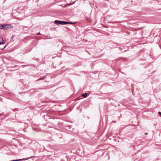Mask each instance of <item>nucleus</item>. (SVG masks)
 Wrapping results in <instances>:
<instances>
[{"label":"nucleus","mask_w":161,"mask_h":161,"mask_svg":"<svg viewBox=\"0 0 161 161\" xmlns=\"http://www.w3.org/2000/svg\"><path fill=\"white\" fill-rule=\"evenodd\" d=\"M158 114H159L161 115V112H158Z\"/></svg>","instance_id":"9"},{"label":"nucleus","mask_w":161,"mask_h":161,"mask_svg":"<svg viewBox=\"0 0 161 161\" xmlns=\"http://www.w3.org/2000/svg\"><path fill=\"white\" fill-rule=\"evenodd\" d=\"M5 43V42H0V45L2 44H4Z\"/></svg>","instance_id":"6"},{"label":"nucleus","mask_w":161,"mask_h":161,"mask_svg":"<svg viewBox=\"0 0 161 161\" xmlns=\"http://www.w3.org/2000/svg\"><path fill=\"white\" fill-rule=\"evenodd\" d=\"M54 23L57 25H59L68 24V22L56 20L54 21Z\"/></svg>","instance_id":"1"},{"label":"nucleus","mask_w":161,"mask_h":161,"mask_svg":"<svg viewBox=\"0 0 161 161\" xmlns=\"http://www.w3.org/2000/svg\"><path fill=\"white\" fill-rule=\"evenodd\" d=\"M30 157L29 158H24L23 159H21V160L20 161H21V160H28L32 157Z\"/></svg>","instance_id":"4"},{"label":"nucleus","mask_w":161,"mask_h":161,"mask_svg":"<svg viewBox=\"0 0 161 161\" xmlns=\"http://www.w3.org/2000/svg\"><path fill=\"white\" fill-rule=\"evenodd\" d=\"M68 24H73V23L71 22H68Z\"/></svg>","instance_id":"7"},{"label":"nucleus","mask_w":161,"mask_h":161,"mask_svg":"<svg viewBox=\"0 0 161 161\" xmlns=\"http://www.w3.org/2000/svg\"><path fill=\"white\" fill-rule=\"evenodd\" d=\"M45 78V77H41V78H40V79L37 80H36V81H38V80H43V79H44Z\"/></svg>","instance_id":"5"},{"label":"nucleus","mask_w":161,"mask_h":161,"mask_svg":"<svg viewBox=\"0 0 161 161\" xmlns=\"http://www.w3.org/2000/svg\"><path fill=\"white\" fill-rule=\"evenodd\" d=\"M87 93H86L85 94H82V96L84 97H87Z\"/></svg>","instance_id":"3"},{"label":"nucleus","mask_w":161,"mask_h":161,"mask_svg":"<svg viewBox=\"0 0 161 161\" xmlns=\"http://www.w3.org/2000/svg\"><path fill=\"white\" fill-rule=\"evenodd\" d=\"M37 35H40V32H39V33H37Z\"/></svg>","instance_id":"10"},{"label":"nucleus","mask_w":161,"mask_h":161,"mask_svg":"<svg viewBox=\"0 0 161 161\" xmlns=\"http://www.w3.org/2000/svg\"><path fill=\"white\" fill-rule=\"evenodd\" d=\"M116 122V121H115H115H114V120L113 121V122Z\"/></svg>","instance_id":"11"},{"label":"nucleus","mask_w":161,"mask_h":161,"mask_svg":"<svg viewBox=\"0 0 161 161\" xmlns=\"http://www.w3.org/2000/svg\"><path fill=\"white\" fill-rule=\"evenodd\" d=\"M6 45L3 48L1 49V50H3L6 47Z\"/></svg>","instance_id":"8"},{"label":"nucleus","mask_w":161,"mask_h":161,"mask_svg":"<svg viewBox=\"0 0 161 161\" xmlns=\"http://www.w3.org/2000/svg\"><path fill=\"white\" fill-rule=\"evenodd\" d=\"M9 26V24H5L2 25L0 27L1 29L6 30L7 29L8 27V26Z\"/></svg>","instance_id":"2"}]
</instances>
